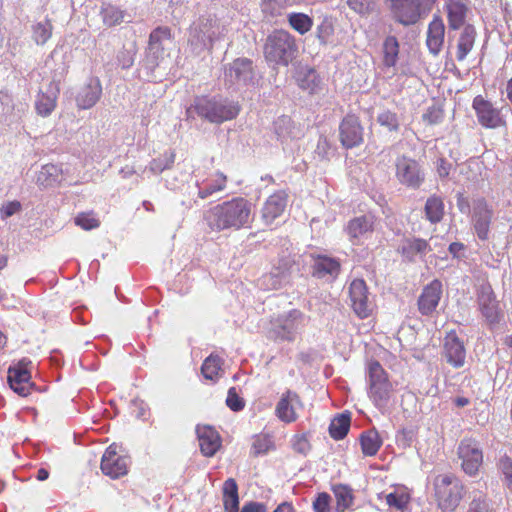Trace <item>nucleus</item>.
<instances>
[{"instance_id":"obj_1","label":"nucleus","mask_w":512,"mask_h":512,"mask_svg":"<svg viewBox=\"0 0 512 512\" xmlns=\"http://www.w3.org/2000/svg\"><path fill=\"white\" fill-rule=\"evenodd\" d=\"M252 221L253 205L240 196L218 203L203 213L204 224L217 233L249 228Z\"/></svg>"},{"instance_id":"obj_2","label":"nucleus","mask_w":512,"mask_h":512,"mask_svg":"<svg viewBox=\"0 0 512 512\" xmlns=\"http://www.w3.org/2000/svg\"><path fill=\"white\" fill-rule=\"evenodd\" d=\"M238 102L220 96H196L193 103L186 109L187 118L195 115L210 123L221 124L238 116Z\"/></svg>"},{"instance_id":"obj_3","label":"nucleus","mask_w":512,"mask_h":512,"mask_svg":"<svg viewBox=\"0 0 512 512\" xmlns=\"http://www.w3.org/2000/svg\"><path fill=\"white\" fill-rule=\"evenodd\" d=\"M224 36V27L217 18L200 17L189 28L188 46L195 55L211 51L216 41Z\"/></svg>"},{"instance_id":"obj_4","label":"nucleus","mask_w":512,"mask_h":512,"mask_svg":"<svg viewBox=\"0 0 512 512\" xmlns=\"http://www.w3.org/2000/svg\"><path fill=\"white\" fill-rule=\"evenodd\" d=\"M366 377L370 400L379 411L384 412L393 392L387 372L378 361L373 360L367 364Z\"/></svg>"},{"instance_id":"obj_5","label":"nucleus","mask_w":512,"mask_h":512,"mask_svg":"<svg viewBox=\"0 0 512 512\" xmlns=\"http://www.w3.org/2000/svg\"><path fill=\"white\" fill-rule=\"evenodd\" d=\"M434 496L443 512L454 511L464 495V485L453 474H440L433 480Z\"/></svg>"},{"instance_id":"obj_6","label":"nucleus","mask_w":512,"mask_h":512,"mask_svg":"<svg viewBox=\"0 0 512 512\" xmlns=\"http://www.w3.org/2000/svg\"><path fill=\"white\" fill-rule=\"evenodd\" d=\"M297 52L294 37L285 30H275L264 45V55L268 62L287 66Z\"/></svg>"},{"instance_id":"obj_7","label":"nucleus","mask_w":512,"mask_h":512,"mask_svg":"<svg viewBox=\"0 0 512 512\" xmlns=\"http://www.w3.org/2000/svg\"><path fill=\"white\" fill-rule=\"evenodd\" d=\"M308 322V317L297 309H292L288 313L279 316L271 322L269 337L275 341L292 342L296 336L304 329Z\"/></svg>"},{"instance_id":"obj_8","label":"nucleus","mask_w":512,"mask_h":512,"mask_svg":"<svg viewBox=\"0 0 512 512\" xmlns=\"http://www.w3.org/2000/svg\"><path fill=\"white\" fill-rule=\"evenodd\" d=\"M394 19L405 25L415 24L422 11H430L438 0H389Z\"/></svg>"},{"instance_id":"obj_9","label":"nucleus","mask_w":512,"mask_h":512,"mask_svg":"<svg viewBox=\"0 0 512 512\" xmlns=\"http://www.w3.org/2000/svg\"><path fill=\"white\" fill-rule=\"evenodd\" d=\"M172 45L173 38L169 27H157L150 33L147 60L152 67L159 66L169 55Z\"/></svg>"},{"instance_id":"obj_10","label":"nucleus","mask_w":512,"mask_h":512,"mask_svg":"<svg viewBox=\"0 0 512 512\" xmlns=\"http://www.w3.org/2000/svg\"><path fill=\"white\" fill-rule=\"evenodd\" d=\"M395 176L400 184L410 189H418L425 180V173L421 165L406 156L396 159Z\"/></svg>"},{"instance_id":"obj_11","label":"nucleus","mask_w":512,"mask_h":512,"mask_svg":"<svg viewBox=\"0 0 512 512\" xmlns=\"http://www.w3.org/2000/svg\"><path fill=\"white\" fill-rule=\"evenodd\" d=\"M457 454L465 474L470 477L476 476L483 463V452L479 442L473 438L462 439Z\"/></svg>"},{"instance_id":"obj_12","label":"nucleus","mask_w":512,"mask_h":512,"mask_svg":"<svg viewBox=\"0 0 512 512\" xmlns=\"http://www.w3.org/2000/svg\"><path fill=\"white\" fill-rule=\"evenodd\" d=\"M253 63L247 58H237L224 71V81L229 87L241 88L254 83Z\"/></svg>"},{"instance_id":"obj_13","label":"nucleus","mask_w":512,"mask_h":512,"mask_svg":"<svg viewBox=\"0 0 512 512\" xmlns=\"http://www.w3.org/2000/svg\"><path fill=\"white\" fill-rule=\"evenodd\" d=\"M292 264L287 259H281L270 272L263 274L257 282L264 291L278 290L290 283Z\"/></svg>"},{"instance_id":"obj_14","label":"nucleus","mask_w":512,"mask_h":512,"mask_svg":"<svg viewBox=\"0 0 512 512\" xmlns=\"http://www.w3.org/2000/svg\"><path fill=\"white\" fill-rule=\"evenodd\" d=\"M118 446L113 443L104 452L101 459V471L104 475L117 479L128 473L130 459L117 451Z\"/></svg>"},{"instance_id":"obj_15","label":"nucleus","mask_w":512,"mask_h":512,"mask_svg":"<svg viewBox=\"0 0 512 512\" xmlns=\"http://www.w3.org/2000/svg\"><path fill=\"white\" fill-rule=\"evenodd\" d=\"M477 301L479 309L485 318L486 322L493 330L500 323L503 314L499 309L498 301L494 292L489 284L480 286L477 294Z\"/></svg>"},{"instance_id":"obj_16","label":"nucleus","mask_w":512,"mask_h":512,"mask_svg":"<svg viewBox=\"0 0 512 512\" xmlns=\"http://www.w3.org/2000/svg\"><path fill=\"white\" fill-rule=\"evenodd\" d=\"M479 124L485 128L496 129L505 125V119L500 109L496 108L483 96L477 95L472 102Z\"/></svg>"},{"instance_id":"obj_17","label":"nucleus","mask_w":512,"mask_h":512,"mask_svg":"<svg viewBox=\"0 0 512 512\" xmlns=\"http://www.w3.org/2000/svg\"><path fill=\"white\" fill-rule=\"evenodd\" d=\"M349 297L351 307L357 316L361 319L371 315L373 305L369 299L367 285L362 279H354L349 285Z\"/></svg>"},{"instance_id":"obj_18","label":"nucleus","mask_w":512,"mask_h":512,"mask_svg":"<svg viewBox=\"0 0 512 512\" xmlns=\"http://www.w3.org/2000/svg\"><path fill=\"white\" fill-rule=\"evenodd\" d=\"M492 217L493 210L484 199L479 198L473 201L471 221L477 237L482 241L489 238Z\"/></svg>"},{"instance_id":"obj_19","label":"nucleus","mask_w":512,"mask_h":512,"mask_svg":"<svg viewBox=\"0 0 512 512\" xmlns=\"http://www.w3.org/2000/svg\"><path fill=\"white\" fill-rule=\"evenodd\" d=\"M443 357L453 368H461L466 362V348L455 330L446 333L443 340Z\"/></svg>"},{"instance_id":"obj_20","label":"nucleus","mask_w":512,"mask_h":512,"mask_svg":"<svg viewBox=\"0 0 512 512\" xmlns=\"http://www.w3.org/2000/svg\"><path fill=\"white\" fill-rule=\"evenodd\" d=\"M303 404L299 395L292 390H286L282 393L275 407L276 417L283 423H293L298 419L297 410L302 408Z\"/></svg>"},{"instance_id":"obj_21","label":"nucleus","mask_w":512,"mask_h":512,"mask_svg":"<svg viewBox=\"0 0 512 512\" xmlns=\"http://www.w3.org/2000/svg\"><path fill=\"white\" fill-rule=\"evenodd\" d=\"M340 141L347 148H354L363 142V127L359 118L349 114L343 118L339 126Z\"/></svg>"},{"instance_id":"obj_22","label":"nucleus","mask_w":512,"mask_h":512,"mask_svg":"<svg viewBox=\"0 0 512 512\" xmlns=\"http://www.w3.org/2000/svg\"><path fill=\"white\" fill-rule=\"evenodd\" d=\"M375 225V216L364 214L352 218L345 226V232L353 244H358L362 239L369 237Z\"/></svg>"},{"instance_id":"obj_23","label":"nucleus","mask_w":512,"mask_h":512,"mask_svg":"<svg viewBox=\"0 0 512 512\" xmlns=\"http://www.w3.org/2000/svg\"><path fill=\"white\" fill-rule=\"evenodd\" d=\"M196 435L200 451L205 457H213L222 445L221 436L210 425H197Z\"/></svg>"},{"instance_id":"obj_24","label":"nucleus","mask_w":512,"mask_h":512,"mask_svg":"<svg viewBox=\"0 0 512 512\" xmlns=\"http://www.w3.org/2000/svg\"><path fill=\"white\" fill-rule=\"evenodd\" d=\"M7 380L10 388L22 397L28 396L34 386L30 372L22 363L9 367Z\"/></svg>"},{"instance_id":"obj_25","label":"nucleus","mask_w":512,"mask_h":512,"mask_svg":"<svg viewBox=\"0 0 512 512\" xmlns=\"http://www.w3.org/2000/svg\"><path fill=\"white\" fill-rule=\"evenodd\" d=\"M442 296V284L438 280H433L425 286L418 298V310L424 315H431L439 305Z\"/></svg>"},{"instance_id":"obj_26","label":"nucleus","mask_w":512,"mask_h":512,"mask_svg":"<svg viewBox=\"0 0 512 512\" xmlns=\"http://www.w3.org/2000/svg\"><path fill=\"white\" fill-rule=\"evenodd\" d=\"M70 176L71 172L68 168L64 169L62 165L49 163L41 167L37 176V184L43 188L54 187L68 181Z\"/></svg>"},{"instance_id":"obj_27","label":"nucleus","mask_w":512,"mask_h":512,"mask_svg":"<svg viewBox=\"0 0 512 512\" xmlns=\"http://www.w3.org/2000/svg\"><path fill=\"white\" fill-rule=\"evenodd\" d=\"M102 95V85L97 77H91L80 88L76 95V104L79 109H90L100 99Z\"/></svg>"},{"instance_id":"obj_28","label":"nucleus","mask_w":512,"mask_h":512,"mask_svg":"<svg viewBox=\"0 0 512 512\" xmlns=\"http://www.w3.org/2000/svg\"><path fill=\"white\" fill-rule=\"evenodd\" d=\"M227 177L222 172L217 171L210 174L203 180L197 179L195 186L198 189V197L206 199L213 194L223 191L226 188Z\"/></svg>"},{"instance_id":"obj_29","label":"nucleus","mask_w":512,"mask_h":512,"mask_svg":"<svg viewBox=\"0 0 512 512\" xmlns=\"http://www.w3.org/2000/svg\"><path fill=\"white\" fill-rule=\"evenodd\" d=\"M287 205V195L283 191L272 194L264 203L262 208V218L265 224H272L273 221L281 216Z\"/></svg>"},{"instance_id":"obj_30","label":"nucleus","mask_w":512,"mask_h":512,"mask_svg":"<svg viewBox=\"0 0 512 512\" xmlns=\"http://www.w3.org/2000/svg\"><path fill=\"white\" fill-rule=\"evenodd\" d=\"M59 82L60 80L53 79L47 92H41L38 94L35 102V108L39 115L47 117L54 111L60 91Z\"/></svg>"},{"instance_id":"obj_31","label":"nucleus","mask_w":512,"mask_h":512,"mask_svg":"<svg viewBox=\"0 0 512 512\" xmlns=\"http://www.w3.org/2000/svg\"><path fill=\"white\" fill-rule=\"evenodd\" d=\"M312 269L313 275L317 278L330 277L335 279L340 274L341 264L337 258L319 254L314 256Z\"/></svg>"},{"instance_id":"obj_32","label":"nucleus","mask_w":512,"mask_h":512,"mask_svg":"<svg viewBox=\"0 0 512 512\" xmlns=\"http://www.w3.org/2000/svg\"><path fill=\"white\" fill-rule=\"evenodd\" d=\"M445 36V25L442 18L435 16L428 25L426 45L433 55H438L442 49Z\"/></svg>"},{"instance_id":"obj_33","label":"nucleus","mask_w":512,"mask_h":512,"mask_svg":"<svg viewBox=\"0 0 512 512\" xmlns=\"http://www.w3.org/2000/svg\"><path fill=\"white\" fill-rule=\"evenodd\" d=\"M445 10L450 29L458 30L465 24L469 8L464 0H446Z\"/></svg>"},{"instance_id":"obj_34","label":"nucleus","mask_w":512,"mask_h":512,"mask_svg":"<svg viewBox=\"0 0 512 512\" xmlns=\"http://www.w3.org/2000/svg\"><path fill=\"white\" fill-rule=\"evenodd\" d=\"M296 81L298 86L309 94H315L320 89L319 75L312 68H300L296 73Z\"/></svg>"},{"instance_id":"obj_35","label":"nucleus","mask_w":512,"mask_h":512,"mask_svg":"<svg viewBox=\"0 0 512 512\" xmlns=\"http://www.w3.org/2000/svg\"><path fill=\"white\" fill-rule=\"evenodd\" d=\"M476 38L475 27L471 24L465 25L457 42L456 59L463 61L472 50Z\"/></svg>"},{"instance_id":"obj_36","label":"nucleus","mask_w":512,"mask_h":512,"mask_svg":"<svg viewBox=\"0 0 512 512\" xmlns=\"http://www.w3.org/2000/svg\"><path fill=\"white\" fill-rule=\"evenodd\" d=\"M225 512L239 511L238 486L233 478H228L222 487Z\"/></svg>"},{"instance_id":"obj_37","label":"nucleus","mask_w":512,"mask_h":512,"mask_svg":"<svg viewBox=\"0 0 512 512\" xmlns=\"http://www.w3.org/2000/svg\"><path fill=\"white\" fill-rule=\"evenodd\" d=\"M383 64L386 67H394L398 61L399 42L395 36H387L383 42Z\"/></svg>"},{"instance_id":"obj_38","label":"nucleus","mask_w":512,"mask_h":512,"mask_svg":"<svg viewBox=\"0 0 512 512\" xmlns=\"http://www.w3.org/2000/svg\"><path fill=\"white\" fill-rule=\"evenodd\" d=\"M425 215L431 223H438L444 215V203L441 197L432 195L425 204Z\"/></svg>"},{"instance_id":"obj_39","label":"nucleus","mask_w":512,"mask_h":512,"mask_svg":"<svg viewBox=\"0 0 512 512\" xmlns=\"http://www.w3.org/2000/svg\"><path fill=\"white\" fill-rule=\"evenodd\" d=\"M350 422L349 414L342 413L335 417L329 425L330 436L335 440L343 439L349 431Z\"/></svg>"},{"instance_id":"obj_40","label":"nucleus","mask_w":512,"mask_h":512,"mask_svg":"<svg viewBox=\"0 0 512 512\" xmlns=\"http://www.w3.org/2000/svg\"><path fill=\"white\" fill-rule=\"evenodd\" d=\"M360 444L365 456H374L380 449L382 440L376 431L370 430L361 435Z\"/></svg>"},{"instance_id":"obj_41","label":"nucleus","mask_w":512,"mask_h":512,"mask_svg":"<svg viewBox=\"0 0 512 512\" xmlns=\"http://www.w3.org/2000/svg\"><path fill=\"white\" fill-rule=\"evenodd\" d=\"M333 492L336 498L337 512H343L353 505L354 496L350 487L339 484L334 486Z\"/></svg>"},{"instance_id":"obj_42","label":"nucleus","mask_w":512,"mask_h":512,"mask_svg":"<svg viewBox=\"0 0 512 512\" xmlns=\"http://www.w3.org/2000/svg\"><path fill=\"white\" fill-rule=\"evenodd\" d=\"M427 249V241L420 238L407 239L402 243L400 247L402 254L410 260L413 259L417 254H425Z\"/></svg>"},{"instance_id":"obj_43","label":"nucleus","mask_w":512,"mask_h":512,"mask_svg":"<svg viewBox=\"0 0 512 512\" xmlns=\"http://www.w3.org/2000/svg\"><path fill=\"white\" fill-rule=\"evenodd\" d=\"M100 15L103 23L108 27H112L124 21L125 11L114 5H105L101 8Z\"/></svg>"},{"instance_id":"obj_44","label":"nucleus","mask_w":512,"mask_h":512,"mask_svg":"<svg viewBox=\"0 0 512 512\" xmlns=\"http://www.w3.org/2000/svg\"><path fill=\"white\" fill-rule=\"evenodd\" d=\"M288 22L301 35L306 34L313 26L312 18L304 13L292 12L288 14Z\"/></svg>"},{"instance_id":"obj_45","label":"nucleus","mask_w":512,"mask_h":512,"mask_svg":"<svg viewBox=\"0 0 512 512\" xmlns=\"http://www.w3.org/2000/svg\"><path fill=\"white\" fill-rule=\"evenodd\" d=\"M222 360L218 355L211 354L203 362L201 371L204 378L215 381L219 377Z\"/></svg>"},{"instance_id":"obj_46","label":"nucleus","mask_w":512,"mask_h":512,"mask_svg":"<svg viewBox=\"0 0 512 512\" xmlns=\"http://www.w3.org/2000/svg\"><path fill=\"white\" fill-rule=\"evenodd\" d=\"M53 26L49 20L33 25V39L37 45H44L52 36Z\"/></svg>"},{"instance_id":"obj_47","label":"nucleus","mask_w":512,"mask_h":512,"mask_svg":"<svg viewBox=\"0 0 512 512\" xmlns=\"http://www.w3.org/2000/svg\"><path fill=\"white\" fill-rule=\"evenodd\" d=\"M377 122L390 132H396L400 127V120L397 113L388 109L382 110L377 115Z\"/></svg>"},{"instance_id":"obj_48","label":"nucleus","mask_w":512,"mask_h":512,"mask_svg":"<svg viewBox=\"0 0 512 512\" xmlns=\"http://www.w3.org/2000/svg\"><path fill=\"white\" fill-rule=\"evenodd\" d=\"M175 155L174 153H170L169 155L165 154L163 157H159L157 159H153L147 169L153 174H159L166 169H169L174 163Z\"/></svg>"},{"instance_id":"obj_49","label":"nucleus","mask_w":512,"mask_h":512,"mask_svg":"<svg viewBox=\"0 0 512 512\" xmlns=\"http://www.w3.org/2000/svg\"><path fill=\"white\" fill-rule=\"evenodd\" d=\"M334 33L332 20L324 17L316 27V37L321 44H326Z\"/></svg>"},{"instance_id":"obj_50","label":"nucleus","mask_w":512,"mask_h":512,"mask_svg":"<svg viewBox=\"0 0 512 512\" xmlns=\"http://www.w3.org/2000/svg\"><path fill=\"white\" fill-rule=\"evenodd\" d=\"M273 447L272 438L268 435H257L252 444L254 455L267 453Z\"/></svg>"},{"instance_id":"obj_51","label":"nucleus","mask_w":512,"mask_h":512,"mask_svg":"<svg viewBox=\"0 0 512 512\" xmlns=\"http://www.w3.org/2000/svg\"><path fill=\"white\" fill-rule=\"evenodd\" d=\"M75 224L84 230H92L100 225V221L92 212L80 213L75 217Z\"/></svg>"},{"instance_id":"obj_52","label":"nucleus","mask_w":512,"mask_h":512,"mask_svg":"<svg viewBox=\"0 0 512 512\" xmlns=\"http://www.w3.org/2000/svg\"><path fill=\"white\" fill-rule=\"evenodd\" d=\"M291 119L288 116L279 117L274 122L275 133L278 138L284 140L290 136Z\"/></svg>"},{"instance_id":"obj_53","label":"nucleus","mask_w":512,"mask_h":512,"mask_svg":"<svg viewBox=\"0 0 512 512\" xmlns=\"http://www.w3.org/2000/svg\"><path fill=\"white\" fill-rule=\"evenodd\" d=\"M409 497L405 493L392 492L386 495V503L390 507L403 510L408 504Z\"/></svg>"},{"instance_id":"obj_54","label":"nucleus","mask_w":512,"mask_h":512,"mask_svg":"<svg viewBox=\"0 0 512 512\" xmlns=\"http://www.w3.org/2000/svg\"><path fill=\"white\" fill-rule=\"evenodd\" d=\"M468 512H491L489 503L482 493L479 492L473 496Z\"/></svg>"},{"instance_id":"obj_55","label":"nucleus","mask_w":512,"mask_h":512,"mask_svg":"<svg viewBox=\"0 0 512 512\" xmlns=\"http://www.w3.org/2000/svg\"><path fill=\"white\" fill-rule=\"evenodd\" d=\"M226 404L234 412H239L245 407L244 400L237 394L234 387L228 390Z\"/></svg>"},{"instance_id":"obj_56","label":"nucleus","mask_w":512,"mask_h":512,"mask_svg":"<svg viewBox=\"0 0 512 512\" xmlns=\"http://www.w3.org/2000/svg\"><path fill=\"white\" fill-rule=\"evenodd\" d=\"M499 469L504 475L505 485L512 491V459L504 456L499 461Z\"/></svg>"},{"instance_id":"obj_57","label":"nucleus","mask_w":512,"mask_h":512,"mask_svg":"<svg viewBox=\"0 0 512 512\" xmlns=\"http://www.w3.org/2000/svg\"><path fill=\"white\" fill-rule=\"evenodd\" d=\"M331 497L328 493H319L313 501L314 512H330Z\"/></svg>"},{"instance_id":"obj_58","label":"nucleus","mask_w":512,"mask_h":512,"mask_svg":"<svg viewBox=\"0 0 512 512\" xmlns=\"http://www.w3.org/2000/svg\"><path fill=\"white\" fill-rule=\"evenodd\" d=\"M288 0H262V9L271 15L280 14Z\"/></svg>"},{"instance_id":"obj_59","label":"nucleus","mask_w":512,"mask_h":512,"mask_svg":"<svg viewBox=\"0 0 512 512\" xmlns=\"http://www.w3.org/2000/svg\"><path fill=\"white\" fill-rule=\"evenodd\" d=\"M22 205L19 201H9L2 205L0 209L1 218L5 219L11 217L21 211Z\"/></svg>"},{"instance_id":"obj_60","label":"nucleus","mask_w":512,"mask_h":512,"mask_svg":"<svg viewBox=\"0 0 512 512\" xmlns=\"http://www.w3.org/2000/svg\"><path fill=\"white\" fill-rule=\"evenodd\" d=\"M117 62L123 69L130 68L134 63V52L128 49H122L117 54Z\"/></svg>"},{"instance_id":"obj_61","label":"nucleus","mask_w":512,"mask_h":512,"mask_svg":"<svg viewBox=\"0 0 512 512\" xmlns=\"http://www.w3.org/2000/svg\"><path fill=\"white\" fill-rule=\"evenodd\" d=\"M347 5L358 14H366L370 10L371 0H347Z\"/></svg>"},{"instance_id":"obj_62","label":"nucleus","mask_w":512,"mask_h":512,"mask_svg":"<svg viewBox=\"0 0 512 512\" xmlns=\"http://www.w3.org/2000/svg\"><path fill=\"white\" fill-rule=\"evenodd\" d=\"M293 449L301 454H306L309 451V443L304 436H295L292 442Z\"/></svg>"},{"instance_id":"obj_63","label":"nucleus","mask_w":512,"mask_h":512,"mask_svg":"<svg viewBox=\"0 0 512 512\" xmlns=\"http://www.w3.org/2000/svg\"><path fill=\"white\" fill-rule=\"evenodd\" d=\"M132 406L134 408V413L137 418L145 420L146 416L148 415L149 408L146 403H144L142 400H134L132 402Z\"/></svg>"},{"instance_id":"obj_64","label":"nucleus","mask_w":512,"mask_h":512,"mask_svg":"<svg viewBox=\"0 0 512 512\" xmlns=\"http://www.w3.org/2000/svg\"><path fill=\"white\" fill-rule=\"evenodd\" d=\"M423 118L429 124H437L441 122L443 118L442 111L437 108H430L424 115Z\"/></svg>"}]
</instances>
